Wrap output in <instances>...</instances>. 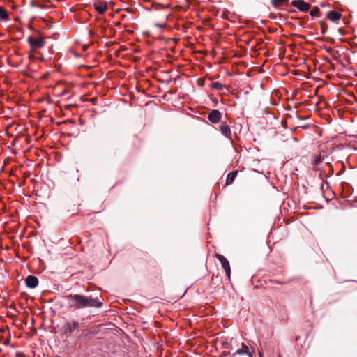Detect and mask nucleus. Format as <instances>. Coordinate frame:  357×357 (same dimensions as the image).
Here are the masks:
<instances>
[{"instance_id": "nucleus-1", "label": "nucleus", "mask_w": 357, "mask_h": 357, "mask_svg": "<svg viewBox=\"0 0 357 357\" xmlns=\"http://www.w3.org/2000/svg\"><path fill=\"white\" fill-rule=\"evenodd\" d=\"M70 305L77 308L100 307L102 304L98 298L86 297L79 294H70L68 296Z\"/></svg>"}, {"instance_id": "nucleus-2", "label": "nucleus", "mask_w": 357, "mask_h": 357, "mask_svg": "<svg viewBox=\"0 0 357 357\" xmlns=\"http://www.w3.org/2000/svg\"><path fill=\"white\" fill-rule=\"evenodd\" d=\"M27 41L31 46L32 52H36L38 49H40L45 45L44 38L41 36H29Z\"/></svg>"}, {"instance_id": "nucleus-3", "label": "nucleus", "mask_w": 357, "mask_h": 357, "mask_svg": "<svg viewBox=\"0 0 357 357\" xmlns=\"http://www.w3.org/2000/svg\"><path fill=\"white\" fill-rule=\"evenodd\" d=\"M216 258L218 259V261L221 263L222 268L225 271L226 275L228 278V279H230L231 275V268L229 262L227 259L226 257H225L223 255L220 254H216L215 255Z\"/></svg>"}, {"instance_id": "nucleus-4", "label": "nucleus", "mask_w": 357, "mask_h": 357, "mask_svg": "<svg viewBox=\"0 0 357 357\" xmlns=\"http://www.w3.org/2000/svg\"><path fill=\"white\" fill-rule=\"evenodd\" d=\"M93 5L99 14H104L107 10V2L105 0H94Z\"/></svg>"}, {"instance_id": "nucleus-5", "label": "nucleus", "mask_w": 357, "mask_h": 357, "mask_svg": "<svg viewBox=\"0 0 357 357\" xmlns=\"http://www.w3.org/2000/svg\"><path fill=\"white\" fill-rule=\"evenodd\" d=\"M222 118L221 112L218 109L212 110L208 116V120L213 123H218L220 121Z\"/></svg>"}, {"instance_id": "nucleus-6", "label": "nucleus", "mask_w": 357, "mask_h": 357, "mask_svg": "<svg viewBox=\"0 0 357 357\" xmlns=\"http://www.w3.org/2000/svg\"><path fill=\"white\" fill-rule=\"evenodd\" d=\"M292 5L296 7L298 10L305 12L308 11L310 8V5L303 0H295L292 2Z\"/></svg>"}, {"instance_id": "nucleus-7", "label": "nucleus", "mask_w": 357, "mask_h": 357, "mask_svg": "<svg viewBox=\"0 0 357 357\" xmlns=\"http://www.w3.org/2000/svg\"><path fill=\"white\" fill-rule=\"evenodd\" d=\"M25 283L28 287L35 288L38 284V280L36 276L29 275L25 280Z\"/></svg>"}, {"instance_id": "nucleus-8", "label": "nucleus", "mask_w": 357, "mask_h": 357, "mask_svg": "<svg viewBox=\"0 0 357 357\" xmlns=\"http://www.w3.org/2000/svg\"><path fill=\"white\" fill-rule=\"evenodd\" d=\"M220 130L222 134L227 138L231 139V132L229 126L225 123H222L220 126Z\"/></svg>"}, {"instance_id": "nucleus-9", "label": "nucleus", "mask_w": 357, "mask_h": 357, "mask_svg": "<svg viewBox=\"0 0 357 357\" xmlns=\"http://www.w3.org/2000/svg\"><path fill=\"white\" fill-rule=\"evenodd\" d=\"M79 322L73 321V323H66L63 327L65 333H73L79 326Z\"/></svg>"}, {"instance_id": "nucleus-10", "label": "nucleus", "mask_w": 357, "mask_h": 357, "mask_svg": "<svg viewBox=\"0 0 357 357\" xmlns=\"http://www.w3.org/2000/svg\"><path fill=\"white\" fill-rule=\"evenodd\" d=\"M328 18L334 22L339 21L341 18V14L337 11H330L328 13Z\"/></svg>"}, {"instance_id": "nucleus-11", "label": "nucleus", "mask_w": 357, "mask_h": 357, "mask_svg": "<svg viewBox=\"0 0 357 357\" xmlns=\"http://www.w3.org/2000/svg\"><path fill=\"white\" fill-rule=\"evenodd\" d=\"M237 174L238 172L236 171H234L228 174L226 180V185H231L234 181Z\"/></svg>"}, {"instance_id": "nucleus-12", "label": "nucleus", "mask_w": 357, "mask_h": 357, "mask_svg": "<svg viewBox=\"0 0 357 357\" xmlns=\"http://www.w3.org/2000/svg\"><path fill=\"white\" fill-rule=\"evenodd\" d=\"M9 18V15L5 8L0 6V20H8Z\"/></svg>"}, {"instance_id": "nucleus-13", "label": "nucleus", "mask_w": 357, "mask_h": 357, "mask_svg": "<svg viewBox=\"0 0 357 357\" xmlns=\"http://www.w3.org/2000/svg\"><path fill=\"white\" fill-rule=\"evenodd\" d=\"M243 349H239L236 351V353L233 354L232 357L236 356V354H244L248 353V347L245 345L244 343H242Z\"/></svg>"}, {"instance_id": "nucleus-14", "label": "nucleus", "mask_w": 357, "mask_h": 357, "mask_svg": "<svg viewBox=\"0 0 357 357\" xmlns=\"http://www.w3.org/2000/svg\"><path fill=\"white\" fill-rule=\"evenodd\" d=\"M319 9L317 8V7H314L311 10H310V15L313 16V17H317L319 15Z\"/></svg>"}, {"instance_id": "nucleus-15", "label": "nucleus", "mask_w": 357, "mask_h": 357, "mask_svg": "<svg viewBox=\"0 0 357 357\" xmlns=\"http://www.w3.org/2000/svg\"><path fill=\"white\" fill-rule=\"evenodd\" d=\"M213 87L217 90H222V84L220 82H213Z\"/></svg>"}, {"instance_id": "nucleus-16", "label": "nucleus", "mask_w": 357, "mask_h": 357, "mask_svg": "<svg viewBox=\"0 0 357 357\" xmlns=\"http://www.w3.org/2000/svg\"><path fill=\"white\" fill-rule=\"evenodd\" d=\"M321 162V155H315L313 160V164L314 165H318L319 162Z\"/></svg>"}, {"instance_id": "nucleus-17", "label": "nucleus", "mask_w": 357, "mask_h": 357, "mask_svg": "<svg viewBox=\"0 0 357 357\" xmlns=\"http://www.w3.org/2000/svg\"><path fill=\"white\" fill-rule=\"evenodd\" d=\"M285 0H273L275 4H282Z\"/></svg>"}, {"instance_id": "nucleus-18", "label": "nucleus", "mask_w": 357, "mask_h": 357, "mask_svg": "<svg viewBox=\"0 0 357 357\" xmlns=\"http://www.w3.org/2000/svg\"><path fill=\"white\" fill-rule=\"evenodd\" d=\"M156 26L160 27V28H165V24H155Z\"/></svg>"}, {"instance_id": "nucleus-19", "label": "nucleus", "mask_w": 357, "mask_h": 357, "mask_svg": "<svg viewBox=\"0 0 357 357\" xmlns=\"http://www.w3.org/2000/svg\"><path fill=\"white\" fill-rule=\"evenodd\" d=\"M246 354L248 355L249 357H253V356H254V352L249 351L248 350V353H246Z\"/></svg>"}, {"instance_id": "nucleus-20", "label": "nucleus", "mask_w": 357, "mask_h": 357, "mask_svg": "<svg viewBox=\"0 0 357 357\" xmlns=\"http://www.w3.org/2000/svg\"><path fill=\"white\" fill-rule=\"evenodd\" d=\"M17 356H19L20 357H23V354H17Z\"/></svg>"}]
</instances>
